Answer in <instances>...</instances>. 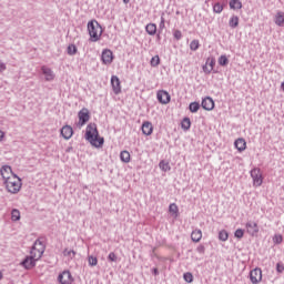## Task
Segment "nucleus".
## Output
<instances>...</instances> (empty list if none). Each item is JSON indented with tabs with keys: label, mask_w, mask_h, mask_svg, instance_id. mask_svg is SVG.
I'll use <instances>...</instances> for the list:
<instances>
[{
	"label": "nucleus",
	"mask_w": 284,
	"mask_h": 284,
	"mask_svg": "<svg viewBox=\"0 0 284 284\" xmlns=\"http://www.w3.org/2000/svg\"><path fill=\"white\" fill-rule=\"evenodd\" d=\"M101 61L104 65H110V63L114 61V53H112V50L104 49L102 51Z\"/></svg>",
	"instance_id": "nucleus-9"
},
{
	"label": "nucleus",
	"mask_w": 284,
	"mask_h": 284,
	"mask_svg": "<svg viewBox=\"0 0 284 284\" xmlns=\"http://www.w3.org/2000/svg\"><path fill=\"white\" fill-rule=\"evenodd\" d=\"M199 48H201V43L199 42V40H192L190 43V50H192V52H196Z\"/></svg>",
	"instance_id": "nucleus-30"
},
{
	"label": "nucleus",
	"mask_w": 284,
	"mask_h": 284,
	"mask_svg": "<svg viewBox=\"0 0 284 284\" xmlns=\"http://www.w3.org/2000/svg\"><path fill=\"white\" fill-rule=\"evenodd\" d=\"M181 128L182 130H184L185 132H187V130H190V128H192V121L190 120V118H184L181 122Z\"/></svg>",
	"instance_id": "nucleus-23"
},
{
	"label": "nucleus",
	"mask_w": 284,
	"mask_h": 284,
	"mask_svg": "<svg viewBox=\"0 0 284 284\" xmlns=\"http://www.w3.org/2000/svg\"><path fill=\"white\" fill-rule=\"evenodd\" d=\"M276 272H277V274H283V272H284V264L282 262H278L276 264Z\"/></svg>",
	"instance_id": "nucleus-43"
},
{
	"label": "nucleus",
	"mask_w": 284,
	"mask_h": 284,
	"mask_svg": "<svg viewBox=\"0 0 284 284\" xmlns=\"http://www.w3.org/2000/svg\"><path fill=\"white\" fill-rule=\"evenodd\" d=\"M71 50H72V47L69 45V47H68L69 54H72Z\"/></svg>",
	"instance_id": "nucleus-53"
},
{
	"label": "nucleus",
	"mask_w": 284,
	"mask_h": 284,
	"mask_svg": "<svg viewBox=\"0 0 284 284\" xmlns=\"http://www.w3.org/2000/svg\"><path fill=\"white\" fill-rule=\"evenodd\" d=\"M120 161H122V163H130V161H131L130 152L129 151H122L120 153Z\"/></svg>",
	"instance_id": "nucleus-26"
},
{
	"label": "nucleus",
	"mask_w": 284,
	"mask_h": 284,
	"mask_svg": "<svg viewBox=\"0 0 284 284\" xmlns=\"http://www.w3.org/2000/svg\"><path fill=\"white\" fill-rule=\"evenodd\" d=\"M234 236L235 239H243V236H245V230L243 229H237L235 232H234Z\"/></svg>",
	"instance_id": "nucleus-38"
},
{
	"label": "nucleus",
	"mask_w": 284,
	"mask_h": 284,
	"mask_svg": "<svg viewBox=\"0 0 284 284\" xmlns=\"http://www.w3.org/2000/svg\"><path fill=\"white\" fill-rule=\"evenodd\" d=\"M173 39H175V41H181L183 39V32H181L179 29L174 30Z\"/></svg>",
	"instance_id": "nucleus-36"
},
{
	"label": "nucleus",
	"mask_w": 284,
	"mask_h": 284,
	"mask_svg": "<svg viewBox=\"0 0 284 284\" xmlns=\"http://www.w3.org/2000/svg\"><path fill=\"white\" fill-rule=\"evenodd\" d=\"M3 136H6V133H3V131H0V142L3 141Z\"/></svg>",
	"instance_id": "nucleus-51"
},
{
	"label": "nucleus",
	"mask_w": 284,
	"mask_h": 284,
	"mask_svg": "<svg viewBox=\"0 0 284 284\" xmlns=\"http://www.w3.org/2000/svg\"><path fill=\"white\" fill-rule=\"evenodd\" d=\"M73 256L77 254L74 251H72Z\"/></svg>",
	"instance_id": "nucleus-56"
},
{
	"label": "nucleus",
	"mask_w": 284,
	"mask_h": 284,
	"mask_svg": "<svg viewBox=\"0 0 284 284\" xmlns=\"http://www.w3.org/2000/svg\"><path fill=\"white\" fill-rule=\"evenodd\" d=\"M251 178L253 179V185L255 187H261V185H263V174L261 173V169L258 168L252 169Z\"/></svg>",
	"instance_id": "nucleus-5"
},
{
	"label": "nucleus",
	"mask_w": 284,
	"mask_h": 284,
	"mask_svg": "<svg viewBox=\"0 0 284 284\" xmlns=\"http://www.w3.org/2000/svg\"><path fill=\"white\" fill-rule=\"evenodd\" d=\"M248 278L252 284H258L263 281V271L261 267H255L250 272Z\"/></svg>",
	"instance_id": "nucleus-7"
},
{
	"label": "nucleus",
	"mask_w": 284,
	"mask_h": 284,
	"mask_svg": "<svg viewBox=\"0 0 284 284\" xmlns=\"http://www.w3.org/2000/svg\"><path fill=\"white\" fill-rule=\"evenodd\" d=\"M123 3L128 4L130 3V0H123Z\"/></svg>",
	"instance_id": "nucleus-54"
},
{
	"label": "nucleus",
	"mask_w": 284,
	"mask_h": 284,
	"mask_svg": "<svg viewBox=\"0 0 284 284\" xmlns=\"http://www.w3.org/2000/svg\"><path fill=\"white\" fill-rule=\"evenodd\" d=\"M37 261L39 260H36L34 256L30 255L22 262V265L26 267V270H32V267L37 265Z\"/></svg>",
	"instance_id": "nucleus-15"
},
{
	"label": "nucleus",
	"mask_w": 284,
	"mask_h": 284,
	"mask_svg": "<svg viewBox=\"0 0 284 284\" xmlns=\"http://www.w3.org/2000/svg\"><path fill=\"white\" fill-rule=\"evenodd\" d=\"M70 253H71V251L65 250L64 251V256H70Z\"/></svg>",
	"instance_id": "nucleus-52"
},
{
	"label": "nucleus",
	"mask_w": 284,
	"mask_h": 284,
	"mask_svg": "<svg viewBox=\"0 0 284 284\" xmlns=\"http://www.w3.org/2000/svg\"><path fill=\"white\" fill-rule=\"evenodd\" d=\"M1 278H3V274L0 272V281H1Z\"/></svg>",
	"instance_id": "nucleus-55"
},
{
	"label": "nucleus",
	"mask_w": 284,
	"mask_h": 284,
	"mask_svg": "<svg viewBox=\"0 0 284 284\" xmlns=\"http://www.w3.org/2000/svg\"><path fill=\"white\" fill-rule=\"evenodd\" d=\"M88 32H89V41L91 43H97V41H101V37L103 36V28L101 23L95 19L90 20L87 24Z\"/></svg>",
	"instance_id": "nucleus-3"
},
{
	"label": "nucleus",
	"mask_w": 284,
	"mask_h": 284,
	"mask_svg": "<svg viewBox=\"0 0 284 284\" xmlns=\"http://www.w3.org/2000/svg\"><path fill=\"white\" fill-rule=\"evenodd\" d=\"M201 106L210 112L214 108V100L211 97H206L202 100Z\"/></svg>",
	"instance_id": "nucleus-12"
},
{
	"label": "nucleus",
	"mask_w": 284,
	"mask_h": 284,
	"mask_svg": "<svg viewBox=\"0 0 284 284\" xmlns=\"http://www.w3.org/2000/svg\"><path fill=\"white\" fill-rule=\"evenodd\" d=\"M111 85L114 94H121V80L119 79V77H111Z\"/></svg>",
	"instance_id": "nucleus-10"
},
{
	"label": "nucleus",
	"mask_w": 284,
	"mask_h": 284,
	"mask_svg": "<svg viewBox=\"0 0 284 284\" xmlns=\"http://www.w3.org/2000/svg\"><path fill=\"white\" fill-rule=\"evenodd\" d=\"M189 110H190V112H192V114H196V112H199V110H201V103H199V102H191L189 104Z\"/></svg>",
	"instance_id": "nucleus-25"
},
{
	"label": "nucleus",
	"mask_w": 284,
	"mask_h": 284,
	"mask_svg": "<svg viewBox=\"0 0 284 284\" xmlns=\"http://www.w3.org/2000/svg\"><path fill=\"white\" fill-rule=\"evenodd\" d=\"M77 52H78L77 45L72 44V54H77Z\"/></svg>",
	"instance_id": "nucleus-50"
},
{
	"label": "nucleus",
	"mask_w": 284,
	"mask_h": 284,
	"mask_svg": "<svg viewBox=\"0 0 284 284\" xmlns=\"http://www.w3.org/2000/svg\"><path fill=\"white\" fill-rule=\"evenodd\" d=\"M245 227L247 230V234L256 236V233L258 232V224L256 222H247Z\"/></svg>",
	"instance_id": "nucleus-14"
},
{
	"label": "nucleus",
	"mask_w": 284,
	"mask_h": 284,
	"mask_svg": "<svg viewBox=\"0 0 284 284\" xmlns=\"http://www.w3.org/2000/svg\"><path fill=\"white\" fill-rule=\"evenodd\" d=\"M161 30H158V33H156V41H161Z\"/></svg>",
	"instance_id": "nucleus-49"
},
{
	"label": "nucleus",
	"mask_w": 284,
	"mask_h": 284,
	"mask_svg": "<svg viewBox=\"0 0 284 284\" xmlns=\"http://www.w3.org/2000/svg\"><path fill=\"white\" fill-rule=\"evenodd\" d=\"M159 168L160 170H162V172H170V170H172V166H170V162H165V160L160 161Z\"/></svg>",
	"instance_id": "nucleus-27"
},
{
	"label": "nucleus",
	"mask_w": 284,
	"mask_h": 284,
	"mask_svg": "<svg viewBox=\"0 0 284 284\" xmlns=\"http://www.w3.org/2000/svg\"><path fill=\"white\" fill-rule=\"evenodd\" d=\"M229 26L233 30H235V28H239V16L233 14L229 20Z\"/></svg>",
	"instance_id": "nucleus-24"
},
{
	"label": "nucleus",
	"mask_w": 284,
	"mask_h": 284,
	"mask_svg": "<svg viewBox=\"0 0 284 284\" xmlns=\"http://www.w3.org/2000/svg\"><path fill=\"white\" fill-rule=\"evenodd\" d=\"M43 252H45V243L39 239L34 242L30 255H32L36 261H39V258L43 256Z\"/></svg>",
	"instance_id": "nucleus-4"
},
{
	"label": "nucleus",
	"mask_w": 284,
	"mask_h": 284,
	"mask_svg": "<svg viewBox=\"0 0 284 284\" xmlns=\"http://www.w3.org/2000/svg\"><path fill=\"white\" fill-rule=\"evenodd\" d=\"M79 122L77 123L78 128H83L88 121H90V111L87 108H83L78 113Z\"/></svg>",
	"instance_id": "nucleus-6"
},
{
	"label": "nucleus",
	"mask_w": 284,
	"mask_h": 284,
	"mask_svg": "<svg viewBox=\"0 0 284 284\" xmlns=\"http://www.w3.org/2000/svg\"><path fill=\"white\" fill-rule=\"evenodd\" d=\"M108 261H110V263H116V261H118L116 254L114 252H111L108 255Z\"/></svg>",
	"instance_id": "nucleus-42"
},
{
	"label": "nucleus",
	"mask_w": 284,
	"mask_h": 284,
	"mask_svg": "<svg viewBox=\"0 0 284 284\" xmlns=\"http://www.w3.org/2000/svg\"><path fill=\"white\" fill-rule=\"evenodd\" d=\"M223 4H221V2H216L213 6V12H215V14H221L223 12Z\"/></svg>",
	"instance_id": "nucleus-32"
},
{
	"label": "nucleus",
	"mask_w": 284,
	"mask_h": 284,
	"mask_svg": "<svg viewBox=\"0 0 284 284\" xmlns=\"http://www.w3.org/2000/svg\"><path fill=\"white\" fill-rule=\"evenodd\" d=\"M20 219H21V212H19V210H17V209H13L11 211V220L12 221H20Z\"/></svg>",
	"instance_id": "nucleus-29"
},
{
	"label": "nucleus",
	"mask_w": 284,
	"mask_h": 284,
	"mask_svg": "<svg viewBox=\"0 0 284 284\" xmlns=\"http://www.w3.org/2000/svg\"><path fill=\"white\" fill-rule=\"evenodd\" d=\"M145 32L150 36V37H154V34H156V23H148L145 26Z\"/></svg>",
	"instance_id": "nucleus-21"
},
{
	"label": "nucleus",
	"mask_w": 284,
	"mask_h": 284,
	"mask_svg": "<svg viewBox=\"0 0 284 284\" xmlns=\"http://www.w3.org/2000/svg\"><path fill=\"white\" fill-rule=\"evenodd\" d=\"M196 252L197 254H205V245L203 244H200L197 247H196Z\"/></svg>",
	"instance_id": "nucleus-44"
},
{
	"label": "nucleus",
	"mask_w": 284,
	"mask_h": 284,
	"mask_svg": "<svg viewBox=\"0 0 284 284\" xmlns=\"http://www.w3.org/2000/svg\"><path fill=\"white\" fill-rule=\"evenodd\" d=\"M273 243H274V245H281V243H283V235L275 234L273 236Z\"/></svg>",
	"instance_id": "nucleus-37"
},
{
	"label": "nucleus",
	"mask_w": 284,
	"mask_h": 284,
	"mask_svg": "<svg viewBox=\"0 0 284 284\" xmlns=\"http://www.w3.org/2000/svg\"><path fill=\"white\" fill-rule=\"evenodd\" d=\"M230 63V59H227V55H221L219 58V65H222L223 68H225V65H227Z\"/></svg>",
	"instance_id": "nucleus-33"
},
{
	"label": "nucleus",
	"mask_w": 284,
	"mask_h": 284,
	"mask_svg": "<svg viewBox=\"0 0 284 284\" xmlns=\"http://www.w3.org/2000/svg\"><path fill=\"white\" fill-rule=\"evenodd\" d=\"M201 239H203V232L200 229H195L191 233V241H193V243H199Z\"/></svg>",
	"instance_id": "nucleus-17"
},
{
	"label": "nucleus",
	"mask_w": 284,
	"mask_h": 284,
	"mask_svg": "<svg viewBox=\"0 0 284 284\" xmlns=\"http://www.w3.org/2000/svg\"><path fill=\"white\" fill-rule=\"evenodd\" d=\"M229 6L231 10H241V8H243V2H241V0H231Z\"/></svg>",
	"instance_id": "nucleus-22"
},
{
	"label": "nucleus",
	"mask_w": 284,
	"mask_h": 284,
	"mask_svg": "<svg viewBox=\"0 0 284 284\" xmlns=\"http://www.w3.org/2000/svg\"><path fill=\"white\" fill-rule=\"evenodd\" d=\"M227 239H230V234L227 233V231L222 230V231L219 232V240L220 241L225 242V241H227Z\"/></svg>",
	"instance_id": "nucleus-31"
},
{
	"label": "nucleus",
	"mask_w": 284,
	"mask_h": 284,
	"mask_svg": "<svg viewBox=\"0 0 284 284\" xmlns=\"http://www.w3.org/2000/svg\"><path fill=\"white\" fill-rule=\"evenodd\" d=\"M58 281L61 284H72V274L70 271H64L62 274L59 275Z\"/></svg>",
	"instance_id": "nucleus-11"
},
{
	"label": "nucleus",
	"mask_w": 284,
	"mask_h": 284,
	"mask_svg": "<svg viewBox=\"0 0 284 284\" xmlns=\"http://www.w3.org/2000/svg\"><path fill=\"white\" fill-rule=\"evenodd\" d=\"M169 212H171V214H179V206L175 203L170 204Z\"/></svg>",
	"instance_id": "nucleus-39"
},
{
	"label": "nucleus",
	"mask_w": 284,
	"mask_h": 284,
	"mask_svg": "<svg viewBox=\"0 0 284 284\" xmlns=\"http://www.w3.org/2000/svg\"><path fill=\"white\" fill-rule=\"evenodd\" d=\"M202 69H203V72H204L205 74H212V69H211V68H207V64H206V63L202 67Z\"/></svg>",
	"instance_id": "nucleus-46"
},
{
	"label": "nucleus",
	"mask_w": 284,
	"mask_h": 284,
	"mask_svg": "<svg viewBox=\"0 0 284 284\" xmlns=\"http://www.w3.org/2000/svg\"><path fill=\"white\" fill-rule=\"evenodd\" d=\"M274 23H275V26H278L280 28H283V26H284V12L278 11L275 14Z\"/></svg>",
	"instance_id": "nucleus-20"
},
{
	"label": "nucleus",
	"mask_w": 284,
	"mask_h": 284,
	"mask_svg": "<svg viewBox=\"0 0 284 284\" xmlns=\"http://www.w3.org/2000/svg\"><path fill=\"white\" fill-rule=\"evenodd\" d=\"M183 278L186 283H194V275L190 272L184 273Z\"/></svg>",
	"instance_id": "nucleus-35"
},
{
	"label": "nucleus",
	"mask_w": 284,
	"mask_h": 284,
	"mask_svg": "<svg viewBox=\"0 0 284 284\" xmlns=\"http://www.w3.org/2000/svg\"><path fill=\"white\" fill-rule=\"evenodd\" d=\"M151 68H159L161 65V58L159 55H154L151 61Z\"/></svg>",
	"instance_id": "nucleus-28"
},
{
	"label": "nucleus",
	"mask_w": 284,
	"mask_h": 284,
	"mask_svg": "<svg viewBox=\"0 0 284 284\" xmlns=\"http://www.w3.org/2000/svg\"><path fill=\"white\" fill-rule=\"evenodd\" d=\"M6 70V63L0 61V72H3Z\"/></svg>",
	"instance_id": "nucleus-47"
},
{
	"label": "nucleus",
	"mask_w": 284,
	"mask_h": 284,
	"mask_svg": "<svg viewBox=\"0 0 284 284\" xmlns=\"http://www.w3.org/2000/svg\"><path fill=\"white\" fill-rule=\"evenodd\" d=\"M153 276H159V268L154 267L152 268Z\"/></svg>",
	"instance_id": "nucleus-48"
},
{
	"label": "nucleus",
	"mask_w": 284,
	"mask_h": 284,
	"mask_svg": "<svg viewBox=\"0 0 284 284\" xmlns=\"http://www.w3.org/2000/svg\"><path fill=\"white\" fill-rule=\"evenodd\" d=\"M42 73L45 77V81H54V72L48 67H42Z\"/></svg>",
	"instance_id": "nucleus-18"
},
{
	"label": "nucleus",
	"mask_w": 284,
	"mask_h": 284,
	"mask_svg": "<svg viewBox=\"0 0 284 284\" xmlns=\"http://www.w3.org/2000/svg\"><path fill=\"white\" fill-rule=\"evenodd\" d=\"M85 141H89L93 148H103L105 139L99 134L97 123H89L84 134Z\"/></svg>",
	"instance_id": "nucleus-2"
},
{
	"label": "nucleus",
	"mask_w": 284,
	"mask_h": 284,
	"mask_svg": "<svg viewBox=\"0 0 284 284\" xmlns=\"http://www.w3.org/2000/svg\"><path fill=\"white\" fill-rule=\"evenodd\" d=\"M0 174L3 179L4 187L9 194H19V192H21L23 183L21 182V178L12 172V168L9 165L2 166Z\"/></svg>",
	"instance_id": "nucleus-1"
},
{
	"label": "nucleus",
	"mask_w": 284,
	"mask_h": 284,
	"mask_svg": "<svg viewBox=\"0 0 284 284\" xmlns=\"http://www.w3.org/2000/svg\"><path fill=\"white\" fill-rule=\"evenodd\" d=\"M61 134H62L63 139H65L67 141L69 139H72V126H70V125L63 126L61 130Z\"/></svg>",
	"instance_id": "nucleus-19"
},
{
	"label": "nucleus",
	"mask_w": 284,
	"mask_h": 284,
	"mask_svg": "<svg viewBox=\"0 0 284 284\" xmlns=\"http://www.w3.org/2000/svg\"><path fill=\"white\" fill-rule=\"evenodd\" d=\"M164 14L165 13H162L161 20H160V24H159L160 32H163V30L165 29V18L163 17Z\"/></svg>",
	"instance_id": "nucleus-41"
},
{
	"label": "nucleus",
	"mask_w": 284,
	"mask_h": 284,
	"mask_svg": "<svg viewBox=\"0 0 284 284\" xmlns=\"http://www.w3.org/2000/svg\"><path fill=\"white\" fill-rule=\"evenodd\" d=\"M151 258H159V255L156 254V246L152 247L150 251Z\"/></svg>",
	"instance_id": "nucleus-45"
},
{
	"label": "nucleus",
	"mask_w": 284,
	"mask_h": 284,
	"mask_svg": "<svg viewBox=\"0 0 284 284\" xmlns=\"http://www.w3.org/2000/svg\"><path fill=\"white\" fill-rule=\"evenodd\" d=\"M152 132H154V126L152 125V122L145 121L142 123V134L145 136H151Z\"/></svg>",
	"instance_id": "nucleus-13"
},
{
	"label": "nucleus",
	"mask_w": 284,
	"mask_h": 284,
	"mask_svg": "<svg viewBox=\"0 0 284 284\" xmlns=\"http://www.w3.org/2000/svg\"><path fill=\"white\" fill-rule=\"evenodd\" d=\"M234 145L237 152H245V148H247V142H245V139L239 138L237 140H235Z\"/></svg>",
	"instance_id": "nucleus-16"
},
{
	"label": "nucleus",
	"mask_w": 284,
	"mask_h": 284,
	"mask_svg": "<svg viewBox=\"0 0 284 284\" xmlns=\"http://www.w3.org/2000/svg\"><path fill=\"white\" fill-rule=\"evenodd\" d=\"M156 99H158L159 103H161L162 105H168V103H170V101H172V97L165 90L158 91Z\"/></svg>",
	"instance_id": "nucleus-8"
},
{
	"label": "nucleus",
	"mask_w": 284,
	"mask_h": 284,
	"mask_svg": "<svg viewBox=\"0 0 284 284\" xmlns=\"http://www.w3.org/2000/svg\"><path fill=\"white\" fill-rule=\"evenodd\" d=\"M98 264H99V260L95 256L90 255L89 256V265L91 267H95V265H98Z\"/></svg>",
	"instance_id": "nucleus-40"
},
{
	"label": "nucleus",
	"mask_w": 284,
	"mask_h": 284,
	"mask_svg": "<svg viewBox=\"0 0 284 284\" xmlns=\"http://www.w3.org/2000/svg\"><path fill=\"white\" fill-rule=\"evenodd\" d=\"M205 64L209 65L211 70H214V65H216V59H214V57H210L206 59Z\"/></svg>",
	"instance_id": "nucleus-34"
}]
</instances>
